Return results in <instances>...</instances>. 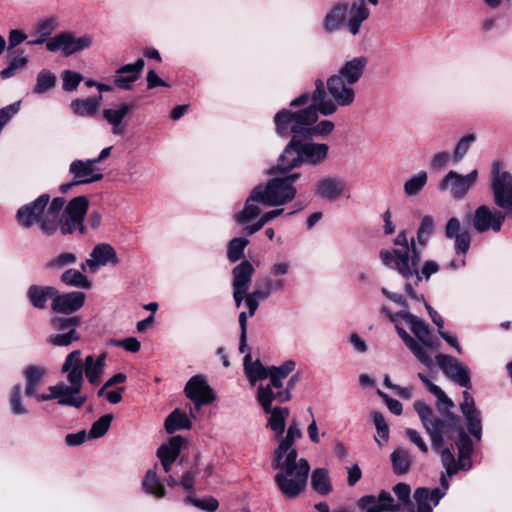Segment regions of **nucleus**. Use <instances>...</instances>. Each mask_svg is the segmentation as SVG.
Instances as JSON below:
<instances>
[{"mask_svg": "<svg viewBox=\"0 0 512 512\" xmlns=\"http://www.w3.org/2000/svg\"><path fill=\"white\" fill-rule=\"evenodd\" d=\"M274 437L278 440V446L272 453V467L279 470L274 481L285 498L295 499L307 486L309 462L305 458L298 459L295 438L284 434Z\"/></svg>", "mask_w": 512, "mask_h": 512, "instance_id": "obj_1", "label": "nucleus"}, {"mask_svg": "<svg viewBox=\"0 0 512 512\" xmlns=\"http://www.w3.org/2000/svg\"><path fill=\"white\" fill-rule=\"evenodd\" d=\"M82 352L73 350L70 352L62 365L61 371L67 373L66 379L69 385L59 382L48 388L49 395H40V400L56 399L59 405L81 408L87 401V396L82 394V386L84 382L82 361Z\"/></svg>", "mask_w": 512, "mask_h": 512, "instance_id": "obj_2", "label": "nucleus"}, {"mask_svg": "<svg viewBox=\"0 0 512 512\" xmlns=\"http://www.w3.org/2000/svg\"><path fill=\"white\" fill-rule=\"evenodd\" d=\"M309 93H302L289 103V108L280 109L273 118L275 132L281 138H304L308 126L317 121L313 106H307Z\"/></svg>", "mask_w": 512, "mask_h": 512, "instance_id": "obj_3", "label": "nucleus"}, {"mask_svg": "<svg viewBox=\"0 0 512 512\" xmlns=\"http://www.w3.org/2000/svg\"><path fill=\"white\" fill-rule=\"evenodd\" d=\"M368 60L364 56L355 57L346 61L338 74L327 79L329 94L339 106H349L355 98V91L351 85L362 77Z\"/></svg>", "mask_w": 512, "mask_h": 512, "instance_id": "obj_4", "label": "nucleus"}, {"mask_svg": "<svg viewBox=\"0 0 512 512\" xmlns=\"http://www.w3.org/2000/svg\"><path fill=\"white\" fill-rule=\"evenodd\" d=\"M300 178V173H291L284 177L270 179L266 185L259 184L265 206H279L294 199L296 188L293 184Z\"/></svg>", "mask_w": 512, "mask_h": 512, "instance_id": "obj_5", "label": "nucleus"}, {"mask_svg": "<svg viewBox=\"0 0 512 512\" xmlns=\"http://www.w3.org/2000/svg\"><path fill=\"white\" fill-rule=\"evenodd\" d=\"M435 397L438 400L437 408L441 418L434 417L433 409L424 401L417 400L413 404V408L417 412L425 430H430L431 425L438 430L447 429V425L450 423V415H456L451 412V409L454 407L453 401L443 390H441Z\"/></svg>", "mask_w": 512, "mask_h": 512, "instance_id": "obj_6", "label": "nucleus"}, {"mask_svg": "<svg viewBox=\"0 0 512 512\" xmlns=\"http://www.w3.org/2000/svg\"><path fill=\"white\" fill-rule=\"evenodd\" d=\"M256 399L263 411L270 414L267 421V427L273 432L274 436H281L285 432L286 419L289 416V408L287 407H272L273 401L276 400L274 391L269 387H264L260 384L257 388Z\"/></svg>", "mask_w": 512, "mask_h": 512, "instance_id": "obj_7", "label": "nucleus"}, {"mask_svg": "<svg viewBox=\"0 0 512 512\" xmlns=\"http://www.w3.org/2000/svg\"><path fill=\"white\" fill-rule=\"evenodd\" d=\"M425 431L430 437L432 449L440 454L442 465L448 477H453L459 470H469L471 468L470 461L467 464L459 459L456 461L452 444L449 447L444 446L446 438V433H443L444 430L435 429L431 425L430 430Z\"/></svg>", "mask_w": 512, "mask_h": 512, "instance_id": "obj_8", "label": "nucleus"}, {"mask_svg": "<svg viewBox=\"0 0 512 512\" xmlns=\"http://www.w3.org/2000/svg\"><path fill=\"white\" fill-rule=\"evenodd\" d=\"M491 190L494 203L512 217V174L508 171H500V164L492 166Z\"/></svg>", "mask_w": 512, "mask_h": 512, "instance_id": "obj_9", "label": "nucleus"}, {"mask_svg": "<svg viewBox=\"0 0 512 512\" xmlns=\"http://www.w3.org/2000/svg\"><path fill=\"white\" fill-rule=\"evenodd\" d=\"M185 396L194 404V410H199L202 406L210 405L215 399L216 394L209 386L207 379L202 374L192 376L185 385Z\"/></svg>", "mask_w": 512, "mask_h": 512, "instance_id": "obj_10", "label": "nucleus"}, {"mask_svg": "<svg viewBox=\"0 0 512 512\" xmlns=\"http://www.w3.org/2000/svg\"><path fill=\"white\" fill-rule=\"evenodd\" d=\"M92 44V38L88 35L76 38L71 32H61L46 43V48L50 52L62 50L65 56H70L89 48Z\"/></svg>", "mask_w": 512, "mask_h": 512, "instance_id": "obj_11", "label": "nucleus"}, {"mask_svg": "<svg viewBox=\"0 0 512 512\" xmlns=\"http://www.w3.org/2000/svg\"><path fill=\"white\" fill-rule=\"evenodd\" d=\"M448 428L444 429L448 440H456L455 445L458 449V458L460 461L465 462L469 460L473 452V442L469 435L465 432L460 416L450 415V423Z\"/></svg>", "mask_w": 512, "mask_h": 512, "instance_id": "obj_12", "label": "nucleus"}, {"mask_svg": "<svg viewBox=\"0 0 512 512\" xmlns=\"http://www.w3.org/2000/svg\"><path fill=\"white\" fill-rule=\"evenodd\" d=\"M478 178V171L475 169L469 174L463 176L455 171H450L440 181L439 190L446 191L450 190L451 195L455 199H462L465 197L467 192L476 183Z\"/></svg>", "mask_w": 512, "mask_h": 512, "instance_id": "obj_13", "label": "nucleus"}, {"mask_svg": "<svg viewBox=\"0 0 512 512\" xmlns=\"http://www.w3.org/2000/svg\"><path fill=\"white\" fill-rule=\"evenodd\" d=\"M508 216L505 212L491 209L486 205L476 208L472 219V225L478 233H484L488 230L499 232Z\"/></svg>", "mask_w": 512, "mask_h": 512, "instance_id": "obj_14", "label": "nucleus"}, {"mask_svg": "<svg viewBox=\"0 0 512 512\" xmlns=\"http://www.w3.org/2000/svg\"><path fill=\"white\" fill-rule=\"evenodd\" d=\"M50 195L44 193L34 201L21 206L16 212V220L23 228H30L42 220Z\"/></svg>", "mask_w": 512, "mask_h": 512, "instance_id": "obj_15", "label": "nucleus"}, {"mask_svg": "<svg viewBox=\"0 0 512 512\" xmlns=\"http://www.w3.org/2000/svg\"><path fill=\"white\" fill-rule=\"evenodd\" d=\"M436 361L442 372L459 386L466 389L472 387L470 372L457 359L450 355L438 354Z\"/></svg>", "mask_w": 512, "mask_h": 512, "instance_id": "obj_16", "label": "nucleus"}, {"mask_svg": "<svg viewBox=\"0 0 512 512\" xmlns=\"http://www.w3.org/2000/svg\"><path fill=\"white\" fill-rule=\"evenodd\" d=\"M254 267L248 260H243L240 264L236 265L232 270L233 275V297L237 307H239L244 300V297L249 289L254 274Z\"/></svg>", "mask_w": 512, "mask_h": 512, "instance_id": "obj_17", "label": "nucleus"}, {"mask_svg": "<svg viewBox=\"0 0 512 512\" xmlns=\"http://www.w3.org/2000/svg\"><path fill=\"white\" fill-rule=\"evenodd\" d=\"M86 300V294L81 291L60 293L57 290L55 298L51 303V309L55 313L72 315L80 310Z\"/></svg>", "mask_w": 512, "mask_h": 512, "instance_id": "obj_18", "label": "nucleus"}, {"mask_svg": "<svg viewBox=\"0 0 512 512\" xmlns=\"http://www.w3.org/2000/svg\"><path fill=\"white\" fill-rule=\"evenodd\" d=\"M144 66L145 61L142 58L137 59L134 63L121 66L115 72L114 85L122 90H131L133 84L140 78Z\"/></svg>", "mask_w": 512, "mask_h": 512, "instance_id": "obj_19", "label": "nucleus"}, {"mask_svg": "<svg viewBox=\"0 0 512 512\" xmlns=\"http://www.w3.org/2000/svg\"><path fill=\"white\" fill-rule=\"evenodd\" d=\"M409 251L406 249H383L380 251V259L385 266L396 270L404 279L408 280L411 274L409 270Z\"/></svg>", "mask_w": 512, "mask_h": 512, "instance_id": "obj_20", "label": "nucleus"}, {"mask_svg": "<svg viewBox=\"0 0 512 512\" xmlns=\"http://www.w3.org/2000/svg\"><path fill=\"white\" fill-rule=\"evenodd\" d=\"M447 239H454V248L457 255H465L470 249L471 235L468 230L461 231L460 220L456 217L450 218L444 229Z\"/></svg>", "mask_w": 512, "mask_h": 512, "instance_id": "obj_21", "label": "nucleus"}, {"mask_svg": "<svg viewBox=\"0 0 512 512\" xmlns=\"http://www.w3.org/2000/svg\"><path fill=\"white\" fill-rule=\"evenodd\" d=\"M300 155H302V164L319 165L323 163L329 152V146L325 143H315L312 140L299 139Z\"/></svg>", "mask_w": 512, "mask_h": 512, "instance_id": "obj_22", "label": "nucleus"}, {"mask_svg": "<svg viewBox=\"0 0 512 512\" xmlns=\"http://www.w3.org/2000/svg\"><path fill=\"white\" fill-rule=\"evenodd\" d=\"M346 189V183L338 177H324L317 181L315 186V195L319 198L334 202L339 199Z\"/></svg>", "mask_w": 512, "mask_h": 512, "instance_id": "obj_23", "label": "nucleus"}, {"mask_svg": "<svg viewBox=\"0 0 512 512\" xmlns=\"http://www.w3.org/2000/svg\"><path fill=\"white\" fill-rule=\"evenodd\" d=\"M301 165L302 155H300L299 139L291 138L279 156L277 169L281 173H289Z\"/></svg>", "mask_w": 512, "mask_h": 512, "instance_id": "obj_24", "label": "nucleus"}, {"mask_svg": "<svg viewBox=\"0 0 512 512\" xmlns=\"http://www.w3.org/2000/svg\"><path fill=\"white\" fill-rule=\"evenodd\" d=\"M258 204L265 206V201L260 192V187L256 186L246 199L244 208L235 215L236 222L239 224H245L258 217L261 212Z\"/></svg>", "mask_w": 512, "mask_h": 512, "instance_id": "obj_25", "label": "nucleus"}, {"mask_svg": "<svg viewBox=\"0 0 512 512\" xmlns=\"http://www.w3.org/2000/svg\"><path fill=\"white\" fill-rule=\"evenodd\" d=\"M395 316L403 319L407 324L410 325L411 331L423 344V346L433 348L434 344L429 338L430 328L422 319H419L408 310H401L395 313Z\"/></svg>", "mask_w": 512, "mask_h": 512, "instance_id": "obj_26", "label": "nucleus"}, {"mask_svg": "<svg viewBox=\"0 0 512 512\" xmlns=\"http://www.w3.org/2000/svg\"><path fill=\"white\" fill-rule=\"evenodd\" d=\"M90 256L91 259H88L86 264L93 271L99 266H105L108 263L117 264L119 262L115 249L107 243L97 244Z\"/></svg>", "mask_w": 512, "mask_h": 512, "instance_id": "obj_27", "label": "nucleus"}, {"mask_svg": "<svg viewBox=\"0 0 512 512\" xmlns=\"http://www.w3.org/2000/svg\"><path fill=\"white\" fill-rule=\"evenodd\" d=\"M56 293L57 289L53 286L33 284L27 290V298L34 308L43 310L47 308L49 299L53 301Z\"/></svg>", "mask_w": 512, "mask_h": 512, "instance_id": "obj_28", "label": "nucleus"}, {"mask_svg": "<svg viewBox=\"0 0 512 512\" xmlns=\"http://www.w3.org/2000/svg\"><path fill=\"white\" fill-rule=\"evenodd\" d=\"M348 5L343 2L336 3L326 14L323 22L324 31L328 34L338 31L347 14Z\"/></svg>", "mask_w": 512, "mask_h": 512, "instance_id": "obj_29", "label": "nucleus"}, {"mask_svg": "<svg viewBox=\"0 0 512 512\" xmlns=\"http://www.w3.org/2000/svg\"><path fill=\"white\" fill-rule=\"evenodd\" d=\"M106 356V353H102L97 359H95L92 355H89L85 358L83 374L85 373V376L90 384L95 385L99 382L100 377L104 371Z\"/></svg>", "mask_w": 512, "mask_h": 512, "instance_id": "obj_30", "label": "nucleus"}, {"mask_svg": "<svg viewBox=\"0 0 512 512\" xmlns=\"http://www.w3.org/2000/svg\"><path fill=\"white\" fill-rule=\"evenodd\" d=\"M460 410L466 420L468 432L477 439L482 434L481 414L476 409L475 404L460 403Z\"/></svg>", "mask_w": 512, "mask_h": 512, "instance_id": "obj_31", "label": "nucleus"}, {"mask_svg": "<svg viewBox=\"0 0 512 512\" xmlns=\"http://www.w3.org/2000/svg\"><path fill=\"white\" fill-rule=\"evenodd\" d=\"M7 51L8 53L6 58L8 65L0 72V77L2 79L13 77L17 70L24 68L28 63V58L24 55V50L16 49Z\"/></svg>", "mask_w": 512, "mask_h": 512, "instance_id": "obj_32", "label": "nucleus"}, {"mask_svg": "<svg viewBox=\"0 0 512 512\" xmlns=\"http://www.w3.org/2000/svg\"><path fill=\"white\" fill-rule=\"evenodd\" d=\"M243 365L245 374L252 385L269 377L271 367H265L259 359L252 362L250 354L244 357Z\"/></svg>", "mask_w": 512, "mask_h": 512, "instance_id": "obj_33", "label": "nucleus"}, {"mask_svg": "<svg viewBox=\"0 0 512 512\" xmlns=\"http://www.w3.org/2000/svg\"><path fill=\"white\" fill-rule=\"evenodd\" d=\"M44 374V369L35 365H29L24 370V375L26 379L25 394L28 397H35L36 400L39 402H42L43 400H40L38 398L41 394L36 393V389L41 383Z\"/></svg>", "mask_w": 512, "mask_h": 512, "instance_id": "obj_34", "label": "nucleus"}, {"mask_svg": "<svg viewBox=\"0 0 512 512\" xmlns=\"http://www.w3.org/2000/svg\"><path fill=\"white\" fill-rule=\"evenodd\" d=\"M296 363L293 360H287L280 366H271L269 379L270 383L265 387H269L273 391V388L281 390L283 387V380L295 369Z\"/></svg>", "mask_w": 512, "mask_h": 512, "instance_id": "obj_35", "label": "nucleus"}, {"mask_svg": "<svg viewBox=\"0 0 512 512\" xmlns=\"http://www.w3.org/2000/svg\"><path fill=\"white\" fill-rule=\"evenodd\" d=\"M101 99V94L86 99H74L70 106L74 114L81 117H92L98 111Z\"/></svg>", "mask_w": 512, "mask_h": 512, "instance_id": "obj_36", "label": "nucleus"}, {"mask_svg": "<svg viewBox=\"0 0 512 512\" xmlns=\"http://www.w3.org/2000/svg\"><path fill=\"white\" fill-rule=\"evenodd\" d=\"M350 19L348 21V29L352 35H357L363 21L369 17V10L364 0H358L352 3L350 9Z\"/></svg>", "mask_w": 512, "mask_h": 512, "instance_id": "obj_37", "label": "nucleus"}, {"mask_svg": "<svg viewBox=\"0 0 512 512\" xmlns=\"http://www.w3.org/2000/svg\"><path fill=\"white\" fill-rule=\"evenodd\" d=\"M133 107V104L125 103L120 105L117 109L109 108L103 110V117L110 125L113 126L114 134H122L123 129L119 128V126Z\"/></svg>", "mask_w": 512, "mask_h": 512, "instance_id": "obj_38", "label": "nucleus"}, {"mask_svg": "<svg viewBox=\"0 0 512 512\" xmlns=\"http://www.w3.org/2000/svg\"><path fill=\"white\" fill-rule=\"evenodd\" d=\"M185 440L182 436L176 435L171 437L167 443L162 444L156 452V455L159 459H169L171 461H176L178 458L182 445Z\"/></svg>", "mask_w": 512, "mask_h": 512, "instance_id": "obj_39", "label": "nucleus"}, {"mask_svg": "<svg viewBox=\"0 0 512 512\" xmlns=\"http://www.w3.org/2000/svg\"><path fill=\"white\" fill-rule=\"evenodd\" d=\"M311 486L316 493L322 496L330 494L333 487L328 470L325 468H316L311 475Z\"/></svg>", "mask_w": 512, "mask_h": 512, "instance_id": "obj_40", "label": "nucleus"}, {"mask_svg": "<svg viewBox=\"0 0 512 512\" xmlns=\"http://www.w3.org/2000/svg\"><path fill=\"white\" fill-rule=\"evenodd\" d=\"M192 423L188 416L181 412L179 408L173 410L165 419L164 428L167 433L173 434L181 429H190Z\"/></svg>", "mask_w": 512, "mask_h": 512, "instance_id": "obj_41", "label": "nucleus"}, {"mask_svg": "<svg viewBox=\"0 0 512 512\" xmlns=\"http://www.w3.org/2000/svg\"><path fill=\"white\" fill-rule=\"evenodd\" d=\"M88 208L89 200L86 196L82 195L71 199L64 208L63 213L66 214V216H70L84 222Z\"/></svg>", "mask_w": 512, "mask_h": 512, "instance_id": "obj_42", "label": "nucleus"}, {"mask_svg": "<svg viewBox=\"0 0 512 512\" xmlns=\"http://www.w3.org/2000/svg\"><path fill=\"white\" fill-rule=\"evenodd\" d=\"M142 488L147 494L153 495L155 498H163L166 495L164 485L161 483L155 470L152 469L146 472L142 481Z\"/></svg>", "mask_w": 512, "mask_h": 512, "instance_id": "obj_43", "label": "nucleus"}, {"mask_svg": "<svg viewBox=\"0 0 512 512\" xmlns=\"http://www.w3.org/2000/svg\"><path fill=\"white\" fill-rule=\"evenodd\" d=\"M95 170V164L91 162V159L87 161L74 160L69 166V172L79 185L87 184L82 181L87 180Z\"/></svg>", "mask_w": 512, "mask_h": 512, "instance_id": "obj_44", "label": "nucleus"}, {"mask_svg": "<svg viewBox=\"0 0 512 512\" xmlns=\"http://www.w3.org/2000/svg\"><path fill=\"white\" fill-rule=\"evenodd\" d=\"M58 26L57 17L51 16L39 21L36 25L35 31L39 35L37 39L28 41L29 45H41Z\"/></svg>", "mask_w": 512, "mask_h": 512, "instance_id": "obj_45", "label": "nucleus"}, {"mask_svg": "<svg viewBox=\"0 0 512 512\" xmlns=\"http://www.w3.org/2000/svg\"><path fill=\"white\" fill-rule=\"evenodd\" d=\"M60 280L65 285L76 288L90 289L92 286L88 277L76 269H68L63 272Z\"/></svg>", "mask_w": 512, "mask_h": 512, "instance_id": "obj_46", "label": "nucleus"}, {"mask_svg": "<svg viewBox=\"0 0 512 512\" xmlns=\"http://www.w3.org/2000/svg\"><path fill=\"white\" fill-rule=\"evenodd\" d=\"M390 458L394 474L404 475L408 473L411 466V459L407 451L396 449L391 453Z\"/></svg>", "mask_w": 512, "mask_h": 512, "instance_id": "obj_47", "label": "nucleus"}, {"mask_svg": "<svg viewBox=\"0 0 512 512\" xmlns=\"http://www.w3.org/2000/svg\"><path fill=\"white\" fill-rule=\"evenodd\" d=\"M445 494L446 492L440 488L430 490L427 487H418L414 491L413 498L416 503L429 504L428 500H430L436 506Z\"/></svg>", "mask_w": 512, "mask_h": 512, "instance_id": "obj_48", "label": "nucleus"}, {"mask_svg": "<svg viewBox=\"0 0 512 512\" xmlns=\"http://www.w3.org/2000/svg\"><path fill=\"white\" fill-rule=\"evenodd\" d=\"M56 75L49 69H42L36 77L33 93L43 94L56 86Z\"/></svg>", "mask_w": 512, "mask_h": 512, "instance_id": "obj_49", "label": "nucleus"}, {"mask_svg": "<svg viewBox=\"0 0 512 512\" xmlns=\"http://www.w3.org/2000/svg\"><path fill=\"white\" fill-rule=\"evenodd\" d=\"M82 323L79 316H53L50 319V327L55 331H70L76 329Z\"/></svg>", "mask_w": 512, "mask_h": 512, "instance_id": "obj_50", "label": "nucleus"}, {"mask_svg": "<svg viewBox=\"0 0 512 512\" xmlns=\"http://www.w3.org/2000/svg\"><path fill=\"white\" fill-rule=\"evenodd\" d=\"M59 229L63 235L73 234L77 230L81 235L86 234L84 222L76 218L66 216L64 213H62L59 219Z\"/></svg>", "mask_w": 512, "mask_h": 512, "instance_id": "obj_51", "label": "nucleus"}, {"mask_svg": "<svg viewBox=\"0 0 512 512\" xmlns=\"http://www.w3.org/2000/svg\"><path fill=\"white\" fill-rule=\"evenodd\" d=\"M249 244V240L244 237L233 238L227 246V258L231 263H235L244 257V250Z\"/></svg>", "mask_w": 512, "mask_h": 512, "instance_id": "obj_52", "label": "nucleus"}, {"mask_svg": "<svg viewBox=\"0 0 512 512\" xmlns=\"http://www.w3.org/2000/svg\"><path fill=\"white\" fill-rule=\"evenodd\" d=\"M427 173L425 171H420L417 174L413 175L410 179H408L404 183V193L407 196H415L420 193L423 187L427 183Z\"/></svg>", "mask_w": 512, "mask_h": 512, "instance_id": "obj_53", "label": "nucleus"}, {"mask_svg": "<svg viewBox=\"0 0 512 512\" xmlns=\"http://www.w3.org/2000/svg\"><path fill=\"white\" fill-rule=\"evenodd\" d=\"M81 338L80 334L76 329H70V331L52 334L47 338V343L56 347H67L75 341H79Z\"/></svg>", "mask_w": 512, "mask_h": 512, "instance_id": "obj_54", "label": "nucleus"}, {"mask_svg": "<svg viewBox=\"0 0 512 512\" xmlns=\"http://www.w3.org/2000/svg\"><path fill=\"white\" fill-rule=\"evenodd\" d=\"M334 127V123L330 120L316 121L308 126V133L305 135V140H313L315 136H328L333 131Z\"/></svg>", "mask_w": 512, "mask_h": 512, "instance_id": "obj_55", "label": "nucleus"}, {"mask_svg": "<svg viewBox=\"0 0 512 512\" xmlns=\"http://www.w3.org/2000/svg\"><path fill=\"white\" fill-rule=\"evenodd\" d=\"M112 420H113L112 414H105V415L101 416L99 419H97L92 424V426L89 430V434H88L89 438L97 439V438L104 436L107 433Z\"/></svg>", "mask_w": 512, "mask_h": 512, "instance_id": "obj_56", "label": "nucleus"}, {"mask_svg": "<svg viewBox=\"0 0 512 512\" xmlns=\"http://www.w3.org/2000/svg\"><path fill=\"white\" fill-rule=\"evenodd\" d=\"M434 231V220L430 215H425L417 229V241L420 245L426 246L429 237Z\"/></svg>", "mask_w": 512, "mask_h": 512, "instance_id": "obj_57", "label": "nucleus"}, {"mask_svg": "<svg viewBox=\"0 0 512 512\" xmlns=\"http://www.w3.org/2000/svg\"><path fill=\"white\" fill-rule=\"evenodd\" d=\"M301 380V375L299 372L293 374L289 380L287 381L286 387L277 392H274V396L276 401L279 403H285L291 400L292 398V390L295 388L296 384Z\"/></svg>", "mask_w": 512, "mask_h": 512, "instance_id": "obj_58", "label": "nucleus"}, {"mask_svg": "<svg viewBox=\"0 0 512 512\" xmlns=\"http://www.w3.org/2000/svg\"><path fill=\"white\" fill-rule=\"evenodd\" d=\"M62 78V88L66 92L75 91L81 81L83 80V76L72 70H64L61 74Z\"/></svg>", "mask_w": 512, "mask_h": 512, "instance_id": "obj_59", "label": "nucleus"}, {"mask_svg": "<svg viewBox=\"0 0 512 512\" xmlns=\"http://www.w3.org/2000/svg\"><path fill=\"white\" fill-rule=\"evenodd\" d=\"M357 506L360 510L365 512H386L384 505H382L374 495L362 496Z\"/></svg>", "mask_w": 512, "mask_h": 512, "instance_id": "obj_60", "label": "nucleus"}, {"mask_svg": "<svg viewBox=\"0 0 512 512\" xmlns=\"http://www.w3.org/2000/svg\"><path fill=\"white\" fill-rule=\"evenodd\" d=\"M77 261L76 255L70 252H64L57 257L49 260L45 264L47 269H61L67 265L74 264Z\"/></svg>", "mask_w": 512, "mask_h": 512, "instance_id": "obj_61", "label": "nucleus"}, {"mask_svg": "<svg viewBox=\"0 0 512 512\" xmlns=\"http://www.w3.org/2000/svg\"><path fill=\"white\" fill-rule=\"evenodd\" d=\"M21 390H22L21 385L16 384L12 388L11 395H10V406H11L12 413L15 415L27 413V409L22 404Z\"/></svg>", "mask_w": 512, "mask_h": 512, "instance_id": "obj_62", "label": "nucleus"}, {"mask_svg": "<svg viewBox=\"0 0 512 512\" xmlns=\"http://www.w3.org/2000/svg\"><path fill=\"white\" fill-rule=\"evenodd\" d=\"M476 140L475 134H468L462 137L457 143L454 151V161L459 162L469 150L471 143Z\"/></svg>", "mask_w": 512, "mask_h": 512, "instance_id": "obj_63", "label": "nucleus"}, {"mask_svg": "<svg viewBox=\"0 0 512 512\" xmlns=\"http://www.w3.org/2000/svg\"><path fill=\"white\" fill-rule=\"evenodd\" d=\"M272 292V279L269 277H264L256 282L252 293L254 296L264 300L267 299Z\"/></svg>", "mask_w": 512, "mask_h": 512, "instance_id": "obj_64", "label": "nucleus"}]
</instances>
